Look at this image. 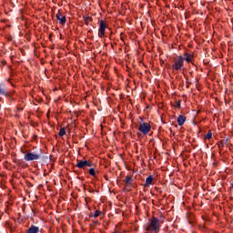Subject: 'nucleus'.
Segmentation results:
<instances>
[{
    "instance_id": "nucleus-1",
    "label": "nucleus",
    "mask_w": 233,
    "mask_h": 233,
    "mask_svg": "<svg viewBox=\"0 0 233 233\" xmlns=\"http://www.w3.org/2000/svg\"><path fill=\"white\" fill-rule=\"evenodd\" d=\"M161 228V221L157 218H152L146 225V230L147 232L157 233Z\"/></svg>"
},
{
    "instance_id": "nucleus-2",
    "label": "nucleus",
    "mask_w": 233,
    "mask_h": 233,
    "mask_svg": "<svg viewBox=\"0 0 233 233\" xmlns=\"http://www.w3.org/2000/svg\"><path fill=\"white\" fill-rule=\"evenodd\" d=\"M184 66L183 56H177L175 58L172 64V69L176 71L181 70Z\"/></svg>"
},
{
    "instance_id": "nucleus-3",
    "label": "nucleus",
    "mask_w": 233,
    "mask_h": 233,
    "mask_svg": "<svg viewBox=\"0 0 233 233\" xmlns=\"http://www.w3.org/2000/svg\"><path fill=\"white\" fill-rule=\"evenodd\" d=\"M41 157V155L37 153L27 152L25 153L24 159L25 161H37Z\"/></svg>"
},
{
    "instance_id": "nucleus-4",
    "label": "nucleus",
    "mask_w": 233,
    "mask_h": 233,
    "mask_svg": "<svg viewBox=\"0 0 233 233\" xmlns=\"http://www.w3.org/2000/svg\"><path fill=\"white\" fill-rule=\"evenodd\" d=\"M151 129H152V126H150V124L146 123V122L141 123L138 126L139 132H142V134H144V135L148 134V132H150Z\"/></svg>"
},
{
    "instance_id": "nucleus-5",
    "label": "nucleus",
    "mask_w": 233,
    "mask_h": 233,
    "mask_svg": "<svg viewBox=\"0 0 233 233\" xmlns=\"http://www.w3.org/2000/svg\"><path fill=\"white\" fill-rule=\"evenodd\" d=\"M77 168H86L88 167H94V163L90 160H76Z\"/></svg>"
},
{
    "instance_id": "nucleus-6",
    "label": "nucleus",
    "mask_w": 233,
    "mask_h": 233,
    "mask_svg": "<svg viewBox=\"0 0 233 233\" xmlns=\"http://www.w3.org/2000/svg\"><path fill=\"white\" fill-rule=\"evenodd\" d=\"M106 30V24L105 23L104 20L100 21L99 24V29H98V37H105V31Z\"/></svg>"
},
{
    "instance_id": "nucleus-7",
    "label": "nucleus",
    "mask_w": 233,
    "mask_h": 233,
    "mask_svg": "<svg viewBox=\"0 0 233 233\" xmlns=\"http://www.w3.org/2000/svg\"><path fill=\"white\" fill-rule=\"evenodd\" d=\"M56 19L59 21L60 25H65L66 23V17L59 12L56 14Z\"/></svg>"
},
{
    "instance_id": "nucleus-8",
    "label": "nucleus",
    "mask_w": 233,
    "mask_h": 233,
    "mask_svg": "<svg viewBox=\"0 0 233 233\" xmlns=\"http://www.w3.org/2000/svg\"><path fill=\"white\" fill-rule=\"evenodd\" d=\"M185 121H187V116L180 115L177 117V124L179 125V127H183V125H185Z\"/></svg>"
},
{
    "instance_id": "nucleus-9",
    "label": "nucleus",
    "mask_w": 233,
    "mask_h": 233,
    "mask_svg": "<svg viewBox=\"0 0 233 233\" xmlns=\"http://www.w3.org/2000/svg\"><path fill=\"white\" fill-rule=\"evenodd\" d=\"M193 58H194V56H192L191 54H188V53H185L184 57H183V61L185 60L187 63H191Z\"/></svg>"
},
{
    "instance_id": "nucleus-10",
    "label": "nucleus",
    "mask_w": 233,
    "mask_h": 233,
    "mask_svg": "<svg viewBox=\"0 0 233 233\" xmlns=\"http://www.w3.org/2000/svg\"><path fill=\"white\" fill-rule=\"evenodd\" d=\"M154 181V177L153 176H149L146 178V184L145 187H150V185H152Z\"/></svg>"
},
{
    "instance_id": "nucleus-11",
    "label": "nucleus",
    "mask_w": 233,
    "mask_h": 233,
    "mask_svg": "<svg viewBox=\"0 0 233 233\" xmlns=\"http://www.w3.org/2000/svg\"><path fill=\"white\" fill-rule=\"evenodd\" d=\"M37 232H39V228L35 226H32L27 229V233H37Z\"/></svg>"
},
{
    "instance_id": "nucleus-12",
    "label": "nucleus",
    "mask_w": 233,
    "mask_h": 233,
    "mask_svg": "<svg viewBox=\"0 0 233 233\" xmlns=\"http://www.w3.org/2000/svg\"><path fill=\"white\" fill-rule=\"evenodd\" d=\"M0 96H8V92H6V89L3 86H0Z\"/></svg>"
},
{
    "instance_id": "nucleus-13",
    "label": "nucleus",
    "mask_w": 233,
    "mask_h": 233,
    "mask_svg": "<svg viewBox=\"0 0 233 233\" xmlns=\"http://www.w3.org/2000/svg\"><path fill=\"white\" fill-rule=\"evenodd\" d=\"M66 135V131L65 130V128H61L58 136H60V137H63V136Z\"/></svg>"
},
{
    "instance_id": "nucleus-14",
    "label": "nucleus",
    "mask_w": 233,
    "mask_h": 233,
    "mask_svg": "<svg viewBox=\"0 0 233 233\" xmlns=\"http://www.w3.org/2000/svg\"><path fill=\"white\" fill-rule=\"evenodd\" d=\"M132 183V177H126V185H130Z\"/></svg>"
},
{
    "instance_id": "nucleus-15",
    "label": "nucleus",
    "mask_w": 233,
    "mask_h": 233,
    "mask_svg": "<svg viewBox=\"0 0 233 233\" xmlns=\"http://www.w3.org/2000/svg\"><path fill=\"white\" fill-rule=\"evenodd\" d=\"M205 139H212V132L208 131L205 136Z\"/></svg>"
},
{
    "instance_id": "nucleus-16",
    "label": "nucleus",
    "mask_w": 233,
    "mask_h": 233,
    "mask_svg": "<svg viewBox=\"0 0 233 233\" xmlns=\"http://www.w3.org/2000/svg\"><path fill=\"white\" fill-rule=\"evenodd\" d=\"M89 174H90V176L96 177V169L90 168L89 169Z\"/></svg>"
},
{
    "instance_id": "nucleus-17",
    "label": "nucleus",
    "mask_w": 233,
    "mask_h": 233,
    "mask_svg": "<svg viewBox=\"0 0 233 233\" xmlns=\"http://www.w3.org/2000/svg\"><path fill=\"white\" fill-rule=\"evenodd\" d=\"M91 21H92V17L87 16V17L86 18V20H85V23H86V25H88V23H91Z\"/></svg>"
},
{
    "instance_id": "nucleus-18",
    "label": "nucleus",
    "mask_w": 233,
    "mask_h": 233,
    "mask_svg": "<svg viewBox=\"0 0 233 233\" xmlns=\"http://www.w3.org/2000/svg\"><path fill=\"white\" fill-rule=\"evenodd\" d=\"M100 214H101V211L96 210L93 216H94V218H99Z\"/></svg>"
},
{
    "instance_id": "nucleus-19",
    "label": "nucleus",
    "mask_w": 233,
    "mask_h": 233,
    "mask_svg": "<svg viewBox=\"0 0 233 233\" xmlns=\"http://www.w3.org/2000/svg\"><path fill=\"white\" fill-rule=\"evenodd\" d=\"M179 106H181V104L177 103V108H179Z\"/></svg>"
}]
</instances>
